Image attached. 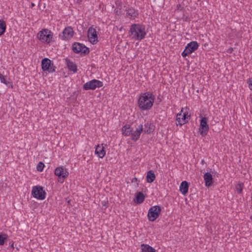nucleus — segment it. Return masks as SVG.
Returning a JSON list of instances; mask_svg holds the SVG:
<instances>
[{"mask_svg": "<svg viewBox=\"0 0 252 252\" xmlns=\"http://www.w3.org/2000/svg\"><path fill=\"white\" fill-rule=\"evenodd\" d=\"M146 35L145 28L141 25L133 24L131 26L129 31V36L131 38L141 40Z\"/></svg>", "mask_w": 252, "mask_h": 252, "instance_id": "f257e3e1", "label": "nucleus"}, {"mask_svg": "<svg viewBox=\"0 0 252 252\" xmlns=\"http://www.w3.org/2000/svg\"><path fill=\"white\" fill-rule=\"evenodd\" d=\"M154 101V96L152 94L147 92L139 97L138 105L141 110H148L152 107Z\"/></svg>", "mask_w": 252, "mask_h": 252, "instance_id": "f03ea898", "label": "nucleus"}, {"mask_svg": "<svg viewBox=\"0 0 252 252\" xmlns=\"http://www.w3.org/2000/svg\"><path fill=\"white\" fill-rule=\"evenodd\" d=\"M38 39L42 42L49 44L53 37V33L48 29H43L37 33Z\"/></svg>", "mask_w": 252, "mask_h": 252, "instance_id": "7ed1b4c3", "label": "nucleus"}, {"mask_svg": "<svg viewBox=\"0 0 252 252\" xmlns=\"http://www.w3.org/2000/svg\"><path fill=\"white\" fill-rule=\"evenodd\" d=\"M161 212V207L159 206L156 205L151 207L148 213V218L149 221H154L159 216Z\"/></svg>", "mask_w": 252, "mask_h": 252, "instance_id": "20e7f679", "label": "nucleus"}, {"mask_svg": "<svg viewBox=\"0 0 252 252\" xmlns=\"http://www.w3.org/2000/svg\"><path fill=\"white\" fill-rule=\"evenodd\" d=\"M102 86V82L98 80L93 79L85 83L83 85V89L85 90H95L96 88H100Z\"/></svg>", "mask_w": 252, "mask_h": 252, "instance_id": "39448f33", "label": "nucleus"}, {"mask_svg": "<svg viewBox=\"0 0 252 252\" xmlns=\"http://www.w3.org/2000/svg\"><path fill=\"white\" fill-rule=\"evenodd\" d=\"M32 194L33 197L39 200H43L45 198L46 192L40 186H35L33 187Z\"/></svg>", "mask_w": 252, "mask_h": 252, "instance_id": "423d86ee", "label": "nucleus"}, {"mask_svg": "<svg viewBox=\"0 0 252 252\" xmlns=\"http://www.w3.org/2000/svg\"><path fill=\"white\" fill-rule=\"evenodd\" d=\"M198 48V44L196 41H191L188 43L185 47V50L182 53V55L184 57H186L189 54H191Z\"/></svg>", "mask_w": 252, "mask_h": 252, "instance_id": "0eeeda50", "label": "nucleus"}, {"mask_svg": "<svg viewBox=\"0 0 252 252\" xmlns=\"http://www.w3.org/2000/svg\"><path fill=\"white\" fill-rule=\"evenodd\" d=\"M88 37L89 41L93 44H96L98 41L96 30L93 26L90 27L88 29Z\"/></svg>", "mask_w": 252, "mask_h": 252, "instance_id": "6e6552de", "label": "nucleus"}, {"mask_svg": "<svg viewBox=\"0 0 252 252\" xmlns=\"http://www.w3.org/2000/svg\"><path fill=\"white\" fill-rule=\"evenodd\" d=\"M130 127H127V135L130 136L131 139L133 140H137L140 136L141 131L143 130L142 125H140L137 127L135 130H128Z\"/></svg>", "mask_w": 252, "mask_h": 252, "instance_id": "1a4fd4ad", "label": "nucleus"}, {"mask_svg": "<svg viewBox=\"0 0 252 252\" xmlns=\"http://www.w3.org/2000/svg\"><path fill=\"white\" fill-rule=\"evenodd\" d=\"M72 50L75 53L87 54L89 53V48L80 43H74L72 45Z\"/></svg>", "mask_w": 252, "mask_h": 252, "instance_id": "9d476101", "label": "nucleus"}, {"mask_svg": "<svg viewBox=\"0 0 252 252\" xmlns=\"http://www.w3.org/2000/svg\"><path fill=\"white\" fill-rule=\"evenodd\" d=\"M207 119L206 117H202L200 120L199 126V132L202 136L206 135L209 129V126L207 124Z\"/></svg>", "mask_w": 252, "mask_h": 252, "instance_id": "9b49d317", "label": "nucleus"}, {"mask_svg": "<svg viewBox=\"0 0 252 252\" xmlns=\"http://www.w3.org/2000/svg\"><path fill=\"white\" fill-rule=\"evenodd\" d=\"M55 174L60 178H63V181L61 182L63 183V180L68 176L69 173L66 169L64 168L63 166H60L55 169Z\"/></svg>", "mask_w": 252, "mask_h": 252, "instance_id": "f8f14e48", "label": "nucleus"}, {"mask_svg": "<svg viewBox=\"0 0 252 252\" xmlns=\"http://www.w3.org/2000/svg\"><path fill=\"white\" fill-rule=\"evenodd\" d=\"M53 64H51V60L47 58H44L42 60L41 66L43 71H48L50 72L55 71V68L51 66Z\"/></svg>", "mask_w": 252, "mask_h": 252, "instance_id": "ddd939ff", "label": "nucleus"}, {"mask_svg": "<svg viewBox=\"0 0 252 252\" xmlns=\"http://www.w3.org/2000/svg\"><path fill=\"white\" fill-rule=\"evenodd\" d=\"M189 117L190 116L186 113H184L183 115L181 113L177 114L176 116L177 125L182 126L188 122Z\"/></svg>", "mask_w": 252, "mask_h": 252, "instance_id": "4468645a", "label": "nucleus"}, {"mask_svg": "<svg viewBox=\"0 0 252 252\" xmlns=\"http://www.w3.org/2000/svg\"><path fill=\"white\" fill-rule=\"evenodd\" d=\"M63 35L61 36L63 40H68L72 37L74 34V31L71 27L65 28L62 32Z\"/></svg>", "mask_w": 252, "mask_h": 252, "instance_id": "2eb2a0df", "label": "nucleus"}, {"mask_svg": "<svg viewBox=\"0 0 252 252\" xmlns=\"http://www.w3.org/2000/svg\"><path fill=\"white\" fill-rule=\"evenodd\" d=\"M95 153L100 158H103L105 156V151L104 150L103 144H102L101 145H97L95 148Z\"/></svg>", "mask_w": 252, "mask_h": 252, "instance_id": "dca6fc26", "label": "nucleus"}, {"mask_svg": "<svg viewBox=\"0 0 252 252\" xmlns=\"http://www.w3.org/2000/svg\"><path fill=\"white\" fill-rule=\"evenodd\" d=\"M205 185L207 187L211 186L213 184L212 175L210 173L207 172L204 175Z\"/></svg>", "mask_w": 252, "mask_h": 252, "instance_id": "f3484780", "label": "nucleus"}, {"mask_svg": "<svg viewBox=\"0 0 252 252\" xmlns=\"http://www.w3.org/2000/svg\"><path fill=\"white\" fill-rule=\"evenodd\" d=\"M144 126V131L147 133H151L155 130V126L150 122H147Z\"/></svg>", "mask_w": 252, "mask_h": 252, "instance_id": "a211bd4d", "label": "nucleus"}, {"mask_svg": "<svg viewBox=\"0 0 252 252\" xmlns=\"http://www.w3.org/2000/svg\"><path fill=\"white\" fill-rule=\"evenodd\" d=\"M189 185L188 183L186 181H183L180 186V190L184 195L186 194L188 192Z\"/></svg>", "mask_w": 252, "mask_h": 252, "instance_id": "6ab92c4d", "label": "nucleus"}, {"mask_svg": "<svg viewBox=\"0 0 252 252\" xmlns=\"http://www.w3.org/2000/svg\"><path fill=\"white\" fill-rule=\"evenodd\" d=\"M65 63L68 68L70 70L72 71L73 72H76L77 71V66L72 61L66 59H65Z\"/></svg>", "mask_w": 252, "mask_h": 252, "instance_id": "aec40b11", "label": "nucleus"}, {"mask_svg": "<svg viewBox=\"0 0 252 252\" xmlns=\"http://www.w3.org/2000/svg\"><path fill=\"white\" fill-rule=\"evenodd\" d=\"M145 195L142 192H137L134 201L137 204L142 203L145 199Z\"/></svg>", "mask_w": 252, "mask_h": 252, "instance_id": "412c9836", "label": "nucleus"}, {"mask_svg": "<svg viewBox=\"0 0 252 252\" xmlns=\"http://www.w3.org/2000/svg\"><path fill=\"white\" fill-rule=\"evenodd\" d=\"M138 15V13L133 8H129L127 10V17L128 16L130 19H134Z\"/></svg>", "mask_w": 252, "mask_h": 252, "instance_id": "4be33fe9", "label": "nucleus"}, {"mask_svg": "<svg viewBox=\"0 0 252 252\" xmlns=\"http://www.w3.org/2000/svg\"><path fill=\"white\" fill-rule=\"evenodd\" d=\"M141 252H155L156 250L151 246L147 244H142L141 245Z\"/></svg>", "mask_w": 252, "mask_h": 252, "instance_id": "5701e85b", "label": "nucleus"}, {"mask_svg": "<svg viewBox=\"0 0 252 252\" xmlns=\"http://www.w3.org/2000/svg\"><path fill=\"white\" fill-rule=\"evenodd\" d=\"M147 181L148 183H152L155 179L156 176L154 172L152 170H150L147 172Z\"/></svg>", "mask_w": 252, "mask_h": 252, "instance_id": "b1692460", "label": "nucleus"}, {"mask_svg": "<svg viewBox=\"0 0 252 252\" xmlns=\"http://www.w3.org/2000/svg\"><path fill=\"white\" fill-rule=\"evenodd\" d=\"M0 80L1 83L8 86L9 87H10L11 88H13V86L12 83L11 82H7L5 79L4 76L1 73H0Z\"/></svg>", "mask_w": 252, "mask_h": 252, "instance_id": "393cba45", "label": "nucleus"}, {"mask_svg": "<svg viewBox=\"0 0 252 252\" xmlns=\"http://www.w3.org/2000/svg\"><path fill=\"white\" fill-rule=\"evenodd\" d=\"M6 23L3 20H0V36L2 35L5 32Z\"/></svg>", "mask_w": 252, "mask_h": 252, "instance_id": "a878e982", "label": "nucleus"}, {"mask_svg": "<svg viewBox=\"0 0 252 252\" xmlns=\"http://www.w3.org/2000/svg\"><path fill=\"white\" fill-rule=\"evenodd\" d=\"M243 187L244 184L243 183L237 184L235 187V189L237 192L239 194L241 193L242 192Z\"/></svg>", "mask_w": 252, "mask_h": 252, "instance_id": "bb28decb", "label": "nucleus"}, {"mask_svg": "<svg viewBox=\"0 0 252 252\" xmlns=\"http://www.w3.org/2000/svg\"><path fill=\"white\" fill-rule=\"evenodd\" d=\"M6 239L7 235L6 234L0 235V246L3 245Z\"/></svg>", "mask_w": 252, "mask_h": 252, "instance_id": "cd10ccee", "label": "nucleus"}, {"mask_svg": "<svg viewBox=\"0 0 252 252\" xmlns=\"http://www.w3.org/2000/svg\"><path fill=\"white\" fill-rule=\"evenodd\" d=\"M44 167V163L42 162H39L37 165L36 168L38 171L41 172L43 171Z\"/></svg>", "mask_w": 252, "mask_h": 252, "instance_id": "c85d7f7f", "label": "nucleus"}, {"mask_svg": "<svg viewBox=\"0 0 252 252\" xmlns=\"http://www.w3.org/2000/svg\"><path fill=\"white\" fill-rule=\"evenodd\" d=\"M249 87L251 90H252V79H250L248 81Z\"/></svg>", "mask_w": 252, "mask_h": 252, "instance_id": "c756f323", "label": "nucleus"}, {"mask_svg": "<svg viewBox=\"0 0 252 252\" xmlns=\"http://www.w3.org/2000/svg\"><path fill=\"white\" fill-rule=\"evenodd\" d=\"M122 130L123 134L124 135H126V126H123V127H122Z\"/></svg>", "mask_w": 252, "mask_h": 252, "instance_id": "7c9ffc66", "label": "nucleus"}, {"mask_svg": "<svg viewBox=\"0 0 252 252\" xmlns=\"http://www.w3.org/2000/svg\"><path fill=\"white\" fill-rule=\"evenodd\" d=\"M177 8L178 10H182L183 9V7L181 5V4H179L177 5Z\"/></svg>", "mask_w": 252, "mask_h": 252, "instance_id": "2f4dec72", "label": "nucleus"}, {"mask_svg": "<svg viewBox=\"0 0 252 252\" xmlns=\"http://www.w3.org/2000/svg\"><path fill=\"white\" fill-rule=\"evenodd\" d=\"M233 51V49L232 48H230L228 50V52L229 53H231L232 52V51Z\"/></svg>", "mask_w": 252, "mask_h": 252, "instance_id": "473e14b6", "label": "nucleus"}, {"mask_svg": "<svg viewBox=\"0 0 252 252\" xmlns=\"http://www.w3.org/2000/svg\"><path fill=\"white\" fill-rule=\"evenodd\" d=\"M137 178L135 177V178L132 179V182H133L134 181L137 182Z\"/></svg>", "mask_w": 252, "mask_h": 252, "instance_id": "72a5a7b5", "label": "nucleus"}, {"mask_svg": "<svg viewBox=\"0 0 252 252\" xmlns=\"http://www.w3.org/2000/svg\"><path fill=\"white\" fill-rule=\"evenodd\" d=\"M11 247L12 248H13V249H15V247H14V242H13V243H12V244H11Z\"/></svg>", "mask_w": 252, "mask_h": 252, "instance_id": "f704fd0d", "label": "nucleus"}, {"mask_svg": "<svg viewBox=\"0 0 252 252\" xmlns=\"http://www.w3.org/2000/svg\"><path fill=\"white\" fill-rule=\"evenodd\" d=\"M15 248H16L17 251H19V249L18 247H16Z\"/></svg>", "mask_w": 252, "mask_h": 252, "instance_id": "c9c22d12", "label": "nucleus"}, {"mask_svg": "<svg viewBox=\"0 0 252 252\" xmlns=\"http://www.w3.org/2000/svg\"><path fill=\"white\" fill-rule=\"evenodd\" d=\"M250 98H251V101L252 102V94H251V95H250Z\"/></svg>", "mask_w": 252, "mask_h": 252, "instance_id": "e433bc0d", "label": "nucleus"}, {"mask_svg": "<svg viewBox=\"0 0 252 252\" xmlns=\"http://www.w3.org/2000/svg\"><path fill=\"white\" fill-rule=\"evenodd\" d=\"M34 6V3H32V7H33V6Z\"/></svg>", "mask_w": 252, "mask_h": 252, "instance_id": "4c0bfd02", "label": "nucleus"}, {"mask_svg": "<svg viewBox=\"0 0 252 252\" xmlns=\"http://www.w3.org/2000/svg\"><path fill=\"white\" fill-rule=\"evenodd\" d=\"M204 162V160H202V161H201L202 163H203Z\"/></svg>", "mask_w": 252, "mask_h": 252, "instance_id": "58836bf2", "label": "nucleus"}, {"mask_svg": "<svg viewBox=\"0 0 252 252\" xmlns=\"http://www.w3.org/2000/svg\"><path fill=\"white\" fill-rule=\"evenodd\" d=\"M251 220H252V216H251Z\"/></svg>", "mask_w": 252, "mask_h": 252, "instance_id": "ea45409f", "label": "nucleus"}]
</instances>
